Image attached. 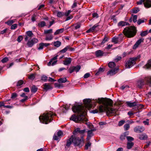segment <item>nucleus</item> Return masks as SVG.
Returning a JSON list of instances; mask_svg holds the SVG:
<instances>
[{"mask_svg": "<svg viewBox=\"0 0 151 151\" xmlns=\"http://www.w3.org/2000/svg\"><path fill=\"white\" fill-rule=\"evenodd\" d=\"M125 123V121L124 120H121L119 121V122L118 125L119 126H121L123 124Z\"/></svg>", "mask_w": 151, "mask_h": 151, "instance_id": "69168bd1", "label": "nucleus"}, {"mask_svg": "<svg viewBox=\"0 0 151 151\" xmlns=\"http://www.w3.org/2000/svg\"><path fill=\"white\" fill-rule=\"evenodd\" d=\"M44 45L42 43H40L39 44V47L38 48V50H41L43 49Z\"/></svg>", "mask_w": 151, "mask_h": 151, "instance_id": "6e6d98bb", "label": "nucleus"}, {"mask_svg": "<svg viewBox=\"0 0 151 151\" xmlns=\"http://www.w3.org/2000/svg\"><path fill=\"white\" fill-rule=\"evenodd\" d=\"M91 145V143L90 142H88L85 145V149L86 150H88L89 147H90Z\"/></svg>", "mask_w": 151, "mask_h": 151, "instance_id": "49530a36", "label": "nucleus"}, {"mask_svg": "<svg viewBox=\"0 0 151 151\" xmlns=\"http://www.w3.org/2000/svg\"><path fill=\"white\" fill-rule=\"evenodd\" d=\"M72 61V59L70 58H66L63 61V64L65 65H67L70 64Z\"/></svg>", "mask_w": 151, "mask_h": 151, "instance_id": "412c9836", "label": "nucleus"}, {"mask_svg": "<svg viewBox=\"0 0 151 151\" xmlns=\"http://www.w3.org/2000/svg\"><path fill=\"white\" fill-rule=\"evenodd\" d=\"M139 11V8L135 7L132 9V12L134 14H136Z\"/></svg>", "mask_w": 151, "mask_h": 151, "instance_id": "e433bc0d", "label": "nucleus"}, {"mask_svg": "<svg viewBox=\"0 0 151 151\" xmlns=\"http://www.w3.org/2000/svg\"><path fill=\"white\" fill-rule=\"evenodd\" d=\"M73 135H72L71 137L67 140L66 143V146L69 147L70 146L72 142L73 143Z\"/></svg>", "mask_w": 151, "mask_h": 151, "instance_id": "6ab92c4d", "label": "nucleus"}, {"mask_svg": "<svg viewBox=\"0 0 151 151\" xmlns=\"http://www.w3.org/2000/svg\"><path fill=\"white\" fill-rule=\"evenodd\" d=\"M127 106L130 107H132L138 106H140V107L142 108V105L141 104H139L137 102L134 101L132 102H131L130 101H127L126 102Z\"/></svg>", "mask_w": 151, "mask_h": 151, "instance_id": "9d476101", "label": "nucleus"}, {"mask_svg": "<svg viewBox=\"0 0 151 151\" xmlns=\"http://www.w3.org/2000/svg\"><path fill=\"white\" fill-rule=\"evenodd\" d=\"M26 34L28 37H32L33 36V34L31 31H28L26 32Z\"/></svg>", "mask_w": 151, "mask_h": 151, "instance_id": "37998d69", "label": "nucleus"}, {"mask_svg": "<svg viewBox=\"0 0 151 151\" xmlns=\"http://www.w3.org/2000/svg\"><path fill=\"white\" fill-rule=\"evenodd\" d=\"M59 137L58 135L57 136L56 134H55L53 137V139L55 140H57L59 139Z\"/></svg>", "mask_w": 151, "mask_h": 151, "instance_id": "680f3d73", "label": "nucleus"}, {"mask_svg": "<svg viewBox=\"0 0 151 151\" xmlns=\"http://www.w3.org/2000/svg\"><path fill=\"white\" fill-rule=\"evenodd\" d=\"M46 25V23L44 21H42L38 24V25L39 27H42Z\"/></svg>", "mask_w": 151, "mask_h": 151, "instance_id": "58836bf2", "label": "nucleus"}, {"mask_svg": "<svg viewBox=\"0 0 151 151\" xmlns=\"http://www.w3.org/2000/svg\"><path fill=\"white\" fill-rule=\"evenodd\" d=\"M144 67L147 69L151 68V59L148 61L147 63L144 66Z\"/></svg>", "mask_w": 151, "mask_h": 151, "instance_id": "cd10ccee", "label": "nucleus"}, {"mask_svg": "<svg viewBox=\"0 0 151 151\" xmlns=\"http://www.w3.org/2000/svg\"><path fill=\"white\" fill-rule=\"evenodd\" d=\"M35 78V75L34 74H32L30 75L29 77V78L31 80H33Z\"/></svg>", "mask_w": 151, "mask_h": 151, "instance_id": "052dcab7", "label": "nucleus"}, {"mask_svg": "<svg viewBox=\"0 0 151 151\" xmlns=\"http://www.w3.org/2000/svg\"><path fill=\"white\" fill-rule=\"evenodd\" d=\"M139 138L142 140L146 139L147 138V136L145 134H139Z\"/></svg>", "mask_w": 151, "mask_h": 151, "instance_id": "5701e85b", "label": "nucleus"}, {"mask_svg": "<svg viewBox=\"0 0 151 151\" xmlns=\"http://www.w3.org/2000/svg\"><path fill=\"white\" fill-rule=\"evenodd\" d=\"M44 89L46 91L52 88V86L48 83H45L43 85Z\"/></svg>", "mask_w": 151, "mask_h": 151, "instance_id": "393cba45", "label": "nucleus"}, {"mask_svg": "<svg viewBox=\"0 0 151 151\" xmlns=\"http://www.w3.org/2000/svg\"><path fill=\"white\" fill-rule=\"evenodd\" d=\"M36 17V16L35 14H34L32 16V22H34L36 20L35 18Z\"/></svg>", "mask_w": 151, "mask_h": 151, "instance_id": "774afa93", "label": "nucleus"}, {"mask_svg": "<svg viewBox=\"0 0 151 151\" xmlns=\"http://www.w3.org/2000/svg\"><path fill=\"white\" fill-rule=\"evenodd\" d=\"M64 28H61L57 30L54 33V35H56L62 33L64 31Z\"/></svg>", "mask_w": 151, "mask_h": 151, "instance_id": "c756f323", "label": "nucleus"}, {"mask_svg": "<svg viewBox=\"0 0 151 151\" xmlns=\"http://www.w3.org/2000/svg\"><path fill=\"white\" fill-rule=\"evenodd\" d=\"M108 65L110 68H113L115 67L116 66V64L114 62H111L109 63Z\"/></svg>", "mask_w": 151, "mask_h": 151, "instance_id": "c9c22d12", "label": "nucleus"}, {"mask_svg": "<svg viewBox=\"0 0 151 151\" xmlns=\"http://www.w3.org/2000/svg\"><path fill=\"white\" fill-rule=\"evenodd\" d=\"M108 40V38L107 37H106V36H105L104 39H103L102 42V44H103L104 43L106 42Z\"/></svg>", "mask_w": 151, "mask_h": 151, "instance_id": "bf43d9fd", "label": "nucleus"}, {"mask_svg": "<svg viewBox=\"0 0 151 151\" xmlns=\"http://www.w3.org/2000/svg\"><path fill=\"white\" fill-rule=\"evenodd\" d=\"M38 39L35 38H33L31 40L28 41L27 45L28 47H31L35 44L38 42Z\"/></svg>", "mask_w": 151, "mask_h": 151, "instance_id": "9b49d317", "label": "nucleus"}, {"mask_svg": "<svg viewBox=\"0 0 151 151\" xmlns=\"http://www.w3.org/2000/svg\"><path fill=\"white\" fill-rule=\"evenodd\" d=\"M94 130H89L87 132V136L86 139L87 140L90 139L91 137L93 135V132Z\"/></svg>", "mask_w": 151, "mask_h": 151, "instance_id": "dca6fc26", "label": "nucleus"}, {"mask_svg": "<svg viewBox=\"0 0 151 151\" xmlns=\"http://www.w3.org/2000/svg\"><path fill=\"white\" fill-rule=\"evenodd\" d=\"M125 133L124 134L121 135L120 137V139L121 140H123L125 139V137H126V135L125 134Z\"/></svg>", "mask_w": 151, "mask_h": 151, "instance_id": "de8ad7c7", "label": "nucleus"}, {"mask_svg": "<svg viewBox=\"0 0 151 151\" xmlns=\"http://www.w3.org/2000/svg\"><path fill=\"white\" fill-rule=\"evenodd\" d=\"M137 15L132 14L131 17L129 20L130 22H131L133 21L134 23L137 21Z\"/></svg>", "mask_w": 151, "mask_h": 151, "instance_id": "4be33fe9", "label": "nucleus"}, {"mask_svg": "<svg viewBox=\"0 0 151 151\" xmlns=\"http://www.w3.org/2000/svg\"><path fill=\"white\" fill-rule=\"evenodd\" d=\"M144 41L143 39H140L138 40L134 45L133 48L135 49L137 47L139 44Z\"/></svg>", "mask_w": 151, "mask_h": 151, "instance_id": "a211bd4d", "label": "nucleus"}, {"mask_svg": "<svg viewBox=\"0 0 151 151\" xmlns=\"http://www.w3.org/2000/svg\"><path fill=\"white\" fill-rule=\"evenodd\" d=\"M80 130L79 128H77L75 129L74 131L73 132V134L74 135H76L78 133H79Z\"/></svg>", "mask_w": 151, "mask_h": 151, "instance_id": "79ce46f5", "label": "nucleus"}, {"mask_svg": "<svg viewBox=\"0 0 151 151\" xmlns=\"http://www.w3.org/2000/svg\"><path fill=\"white\" fill-rule=\"evenodd\" d=\"M23 83V81L22 80H20L17 83V86H20L22 85Z\"/></svg>", "mask_w": 151, "mask_h": 151, "instance_id": "3c124183", "label": "nucleus"}, {"mask_svg": "<svg viewBox=\"0 0 151 151\" xmlns=\"http://www.w3.org/2000/svg\"><path fill=\"white\" fill-rule=\"evenodd\" d=\"M122 58V57L120 56H117L116 58L114 59V61L117 62L120 60Z\"/></svg>", "mask_w": 151, "mask_h": 151, "instance_id": "5fc2aeb1", "label": "nucleus"}, {"mask_svg": "<svg viewBox=\"0 0 151 151\" xmlns=\"http://www.w3.org/2000/svg\"><path fill=\"white\" fill-rule=\"evenodd\" d=\"M136 27L133 26L126 27L123 31L124 35L128 38L133 37L136 35Z\"/></svg>", "mask_w": 151, "mask_h": 151, "instance_id": "20e7f679", "label": "nucleus"}, {"mask_svg": "<svg viewBox=\"0 0 151 151\" xmlns=\"http://www.w3.org/2000/svg\"><path fill=\"white\" fill-rule=\"evenodd\" d=\"M17 94L15 93H12V94L11 98L12 99H14L16 98L17 97Z\"/></svg>", "mask_w": 151, "mask_h": 151, "instance_id": "8fccbe9b", "label": "nucleus"}, {"mask_svg": "<svg viewBox=\"0 0 151 151\" xmlns=\"http://www.w3.org/2000/svg\"><path fill=\"white\" fill-rule=\"evenodd\" d=\"M137 60V58H132L126 63L125 66L127 68H129L132 67L135 63V61Z\"/></svg>", "mask_w": 151, "mask_h": 151, "instance_id": "0eeeda50", "label": "nucleus"}, {"mask_svg": "<svg viewBox=\"0 0 151 151\" xmlns=\"http://www.w3.org/2000/svg\"><path fill=\"white\" fill-rule=\"evenodd\" d=\"M147 20L146 19H139L138 20V21L137 22L138 25H139L141 24V23H144Z\"/></svg>", "mask_w": 151, "mask_h": 151, "instance_id": "4c0bfd02", "label": "nucleus"}, {"mask_svg": "<svg viewBox=\"0 0 151 151\" xmlns=\"http://www.w3.org/2000/svg\"><path fill=\"white\" fill-rule=\"evenodd\" d=\"M69 46H67L66 47L64 48L63 49L60 50V52L64 53L67 51L69 49Z\"/></svg>", "mask_w": 151, "mask_h": 151, "instance_id": "ea45409f", "label": "nucleus"}, {"mask_svg": "<svg viewBox=\"0 0 151 151\" xmlns=\"http://www.w3.org/2000/svg\"><path fill=\"white\" fill-rule=\"evenodd\" d=\"M129 24L128 22L121 21L118 23V26L119 27H123L125 26L129 25Z\"/></svg>", "mask_w": 151, "mask_h": 151, "instance_id": "aec40b11", "label": "nucleus"}, {"mask_svg": "<svg viewBox=\"0 0 151 151\" xmlns=\"http://www.w3.org/2000/svg\"><path fill=\"white\" fill-rule=\"evenodd\" d=\"M14 22L13 20H10L6 22L5 23L9 25H11L14 23Z\"/></svg>", "mask_w": 151, "mask_h": 151, "instance_id": "13d9d810", "label": "nucleus"}, {"mask_svg": "<svg viewBox=\"0 0 151 151\" xmlns=\"http://www.w3.org/2000/svg\"><path fill=\"white\" fill-rule=\"evenodd\" d=\"M37 88L35 86H33L31 88V91L32 92L35 93L37 91Z\"/></svg>", "mask_w": 151, "mask_h": 151, "instance_id": "a19ab883", "label": "nucleus"}, {"mask_svg": "<svg viewBox=\"0 0 151 151\" xmlns=\"http://www.w3.org/2000/svg\"><path fill=\"white\" fill-rule=\"evenodd\" d=\"M124 130L125 131H127L128 130L129 128V124H126L124 125Z\"/></svg>", "mask_w": 151, "mask_h": 151, "instance_id": "c03bdc74", "label": "nucleus"}, {"mask_svg": "<svg viewBox=\"0 0 151 151\" xmlns=\"http://www.w3.org/2000/svg\"><path fill=\"white\" fill-rule=\"evenodd\" d=\"M81 68V67L79 65H77L76 66H73L70 67L68 70L69 72L72 73L74 71L77 72H78Z\"/></svg>", "mask_w": 151, "mask_h": 151, "instance_id": "1a4fd4ad", "label": "nucleus"}, {"mask_svg": "<svg viewBox=\"0 0 151 151\" xmlns=\"http://www.w3.org/2000/svg\"><path fill=\"white\" fill-rule=\"evenodd\" d=\"M99 26V25L98 24H95L91 28H90L86 32L88 33H89L91 32H93L95 29L96 28Z\"/></svg>", "mask_w": 151, "mask_h": 151, "instance_id": "b1692460", "label": "nucleus"}, {"mask_svg": "<svg viewBox=\"0 0 151 151\" xmlns=\"http://www.w3.org/2000/svg\"><path fill=\"white\" fill-rule=\"evenodd\" d=\"M47 77L45 75L43 76L41 78V80L44 81H46L47 80Z\"/></svg>", "mask_w": 151, "mask_h": 151, "instance_id": "09e8293b", "label": "nucleus"}, {"mask_svg": "<svg viewBox=\"0 0 151 151\" xmlns=\"http://www.w3.org/2000/svg\"><path fill=\"white\" fill-rule=\"evenodd\" d=\"M144 85L151 86V77H146L137 81V85L139 88H142Z\"/></svg>", "mask_w": 151, "mask_h": 151, "instance_id": "39448f33", "label": "nucleus"}, {"mask_svg": "<svg viewBox=\"0 0 151 151\" xmlns=\"http://www.w3.org/2000/svg\"><path fill=\"white\" fill-rule=\"evenodd\" d=\"M72 109L74 112L78 113V115L77 116L72 115L70 118V120L76 122L84 123L88 121L85 116L87 110L84 106L79 105H76L73 106Z\"/></svg>", "mask_w": 151, "mask_h": 151, "instance_id": "f257e3e1", "label": "nucleus"}, {"mask_svg": "<svg viewBox=\"0 0 151 151\" xmlns=\"http://www.w3.org/2000/svg\"><path fill=\"white\" fill-rule=\"evenodd\" d=\"M56 115L55 114L50 111L44 113L42 115L40 116L39 119L41 122L45 124H47L52 121L53 116Z\"/></svg>", "mask_w": 151, "mask_h": 151, "instance_id": "7ed1b4c3", "label": "nucleus"}, {"mask_svg": "<svg viewBox=\"0 0 151 151\" xmlns=\"http://www.w3.org/2000/svg\"><path fill=\"white\" fill-rule=\"evenodd\" d=\"M53 38V36L52 34L46 35L45 40H51Z\"/></svg>", "mask_w": 151, "mask_h": 151, "instance_id": "a878e982", "label": "nucleus"}, {"mask_svg": "<svg viewBox=\"0 0 151 151\" xmlns=\"http://www.w3.org/2000/svg\"><path fill=\"white\" fill-rule=\"evenodd\" d=\"M134 145L133 142H128L127 144V148L128 149H131Z\"/></svg>", "mask_w": 151, "mask_h": 151, "instance_id": "72a5a7b5", "label": "nucleus"}, {"mask_svg": "<svg viewBox=\"0 0 151 151\" xmlns=\"http://www.w3.org/2000/svg\"><path fill=\"white\" fill-rule=\"evenodd\" d=\"M148 33V32L147 31H145L142 32L140 34V35L142 37H144L147 35Z\"/></svg>", "mask_w": 151, "mask_h": 151, "instance_id": "a18cd8bd", "label": "nucleus"}, {"mask_svg": "<svg viewBox=\"0 0 151 151\" xmlns=\"http://www.w3.org/2000/svg\"><path fill=\"white\" fill-rule=\"evenodd\" d=\"M52 33V29H50L49 30H45L44 31V34L45 35L51 34Z\"/></svg>", "mask_w": 151, "mask_h": 151, "instance_id": "f704fd0d", "label": "nucleus"}, {"mask_svg": "<svg viewBox=\"0 0 151 151\" xmlns=\"http://www.w3.org/2000/svg\"><path fill=\"white\" fill-rule=\"evenodd\" d=\"M73 143L75 146L82 147L84 145L83 137L82 136L81 138L79 137H74L73 136Z\"/></svg>", "mask_w": 151, "mask_h": 151, "instance_id": "423d86ee", "label": "nucleus"}, {"mask_svg": "<svg viewBox=\"0 0 151 151\" xmlns=\"http://www.w3.org/2000/svg\"><path fill=\"white\" fill-rule=\"evenodd\" d=\"M57 56L58 55H56L52 58L48 63V65L50 66L52 65L53 66L55 65L57 62V60H56L57 59Z\"/></svg>", "mask_w": 151, "mask_h": 151, "instance_id": "4468645a", "label": "nucleus"}, {"mask_svg": "<svg viewBox=\"0 0 151 151\" xmlns=\"http://www.w3.org/2000/svg\"><path fill=\"white\" fill-rule=\"evenodd\" d=\"M104 68H100L98 71L96 73L95 75L96 76L99 75L100 73H103L105 70Z\"/></svg>", "mask_w": 151, "mask_h": 151, "instance_id": "bb28decb", "label": "nucleus"}, {"mask_svg": "<svg viewBox=\"0 0 151 151\" xmlns=\"http://www.w3.org/2000/svg\"><path fill=\"white\" fill-rule=\"evenodd\" d=\"M120 40V38L119 37H114L112 39V42L115 44H116Z\"/></svg>", "mask_w": 151, "mask_h": 151, "instance_id": "7c9ffc66", "label": "nucleus"}, {"mask_svg": "<svg viewBox=\"0 0 151 151\" xmlns=\"http://www.w3.org/2000/svg\"><path fill=\"white\" fill-rule=\"evenodd\" d=\"M145 130V128L142 126H137L134 128V131L137 133H140L143 132Z\"/></svg>", "mask_w": 151, "mask_h": 151, "instance_id": "ddd939ff", "label": "nucleus"}, {"mask_svg": "<svg viewBox=\"0 0 151 151\" xmlns=\"http://www.w3.org/2000/svg\"><path fill=\"white\" fill-rule=\"evenodd\" d=\"M118 69L117 68H115L113 69H111L109 70L107 73V75L110 76H112L115 74L117 72Z\"/></svg>", "mask_w": 151, "mask_h": 151, "instance_id": "2eb2a0df", "label": "nucleus"}, {"mask_svg": "<svg viewBox=\"0 0 151 151\" xmlns=\"http://www.w3.org/2000/svg\"><path fill=\"white\" fill-rule=\"evenodd\" d=\"M23 39V37L22 36H19L17 39V41L19 42L22 40Z\"/></svg>", "mask_w": 151, "mask_h": 151, "instance_id": "0e129e2a", "label": "nucleus"}, {"mask_svg": "<svg viewBox=\"0 0 151 151\" xmlns=\"http://www.w3.org/2000/svg\"><path fill=\"white\" fill-rule=\"evenodd\" d=\"M54 46L57 47H59L61 45V42L59 41H56L53 42Z\"/></svg>", "mask_w": 151, "mask_h": 151, "instance_id": "c85d7f7f", "label": "nucleus"}, {"mask_svg": "<svg viewBox=\"0 0 151 151\" xmlns=\"http://www.w3.org/2000/svg\"><path fill=\"white\" fill-rule=\"evenodd\" d=\"M96 102L99 104L102 103L104 105V106L101 105L99 106V110L100 112L107 111L112 114L116 112V109L109 107L113 106V102L111 99L106 98H99L98 99H96Z\"/></svg>", "mask_w": 151, "mask_h": 151, "instance_id": "f03ea898", "label": "nucleus"}, {"mask_svg": "<svg viewBox=\"0 0 151 151\" xmlns=\"http://www.w3.org/2000/svg\"><path fill=\"white\" fill-rule=\"evenodd\" d=\"M126 138L127 140L128 141H133L134 139V138L130 136H127L126 137Z\"/></svg>", "mask_w": 151, "mask_h": 151, "instance_id": "864d4df0", "label": "nucleus"}, {"mask_svg": "<svg viewBox=\"0 0 151 151\" xmlns=\"http://www.w3.org/2000/svg\"><path fill=\"white\" fill-rule=\"evenodd\" d=\"M17 24H15L12 25L11 27V29H14L17 27Z\"/></svg>", "mask_w": 151, "mask_h": 151, "instance_id": "4d7b16f0", "label": "nucleus"}, {"mask_svg": "<svg viewBox=\"0 0 151 151\" xmlns=\"http://www.w3.org/2000/svg\"><path fill=\"white\" fill-rule=\"evenodd\" d=\"M92 17L93 18H97L99 17V15L97 13H94L92 14Z\"/></svg>", "mask_w": 151, "mask_h": 151, "instance_id": "e2e57ef3", "label": "nucleus"}, {"mask_svg": "<svg viewBox=\"0 0 151 151\" xmlns=\"http://www.w3.org/2000/svg\"><path fill=\"white\" fill-rule=\"evenodd\" d=\"M57 16L58 17H61L64 15L65 13L63 12L57 11Z\"/></svg>", "mask_w": 151, "mask_h": 151, "instance_id": "2f4dec72", "label": "nucleus"}, {"mask_svg": "<svg viewBox=\"0 0 151 151\" xmlns=\"http://www.w3.org/2000/svg\"><path fill=\"white\" fill-rule=\"evenodd\" d=\"M67 81V80L66 78H61L58 80V81L59 83H64Z\"/></svg>", "mask_w": 151, "mask_h": 151, "instance_id": "473e14b6", "label": "nucleus"}, {"mask_svg": "<svg viewBox=\"0 0 151 151\" xmlns=\"http://www.w3.org/2000/svg\"><path fill=\"white\" fill-rule=\"evenodd\" d=\"M143 3L145 7L149 8L151 7V0H140L137 2L138 5H141Z\"/></svg>", "mask_w": 151, "mask_h": 151, "instance_id": "6e6552de", "label": "nucleus"}, {"mask_svg": "<svg viewBox=\"0 0 151 151\" xmlns=\"http://www.w3.org/2000/svg\"><path fill=\"white\" fill-rule=\"evenodd\" d=\"M104 52L101 50H98L95 52V54L97 57H100L103 56Z\"/></svg>", "mask_w": 151, "mask_h": 151, "instance_id": "f3484780", "label": "nucleus"}, {"mask_svg": "<svg viewBox=\"0 0 151 151\" xmlns=\"http://www.w3.org/2000/svg\"><path fill=\"white\" fill-rule=\"evenodd\" d=\"M128 87L129 86L127 85H123L120 87V89L122 90H124L126 88H128Z\"/></svg>", "mask_w": 151, "mask_h": 151, "instance_id": "338daca9", "label": "nucleus"}, {"mask_svg": "<svg viewBox=\"0 0 151 151\" xmlns=\"http://www.w3.org/2000/svg\"><path fill=\"white\" fill-rule=\"evenodd\" d=\"M8 60V58L6 57L3 58L1 61L2 63H4L7 62Z\"/></svg>", "mask_w": 151, "mask_h": 151, "instance_id": "603ef678", "label": "nucleus"}, {"mask_svg": "<svg viewBox=\"0 0 151 151\" xmlns=\"http://www.w3.org/2000/svg\"><path fill=\"white\" fill-rule=\"evenodd\" d=\"M83 101L86 107L88 108L91 107L92 102L90 99H84Z\"/></svg>", "mask_w": 151, "mask_h": 151, "instance_id": "f8f14e48", "label": "nucleus"}]
</instances>
